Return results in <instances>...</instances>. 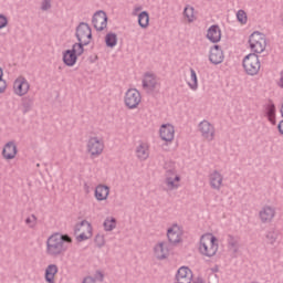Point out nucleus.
Instances as JSON below:
<instances>
[{
  "label": "nucleus",
  "instance_id": "49530a36",
  "mask_svg": "<svg viewBox=\"0 0 283 283\" xmlns=\"http://www.w3.org/2000/svg\"><path fill=\"white\" fill-rule=\"evenodd\" d=\"M206 1H213V0H206Z\"/></svg>",
  "mask_w": 283,
  "mask_h": 283
},
{
  "label": "nucleus",
  "instance_id": "72a5a7b5",
  "mask_svg": "<svg viewBox=\"0 0 283 283\" xmlns=\"http://www.w3.org/2000/svg\"><path fill=\"white\" fill-rule=\"evenodd\" d=\"M268 117L270 123H272V125H275V106L274 105H270L268 107Z\"/></svg>",
  "mask_w": 283,
  "mask_h": 283
},
{
  "label": "nucleus",
  "instance_id": "f8f14e48",
  "mask_svg": "<svg viewBox=\"0 0 283 283\" xmlns=\"http://www.w3.org/2000/svg\"><path fill=\"white\" fill-rule=\"evenodd\" d=\"M159 138L166 143V145H171L176 138V127H174V124H163L159 127Z\"/></svg>",
  "mask_w": 283,
  "mask_h": 283
},
{
  "label": "nucleus",
  "instance_id": "f257e3e1",
  "mask_svg": "<svg viewBox=\"0 0 283 283\" xmlns=\"http://www.w3.org/2000/svg\"><path fill=\"white\" fill-rule=\"evenodd\" d=\"M164 169L166 171L164 185L167 191H176V189H180L182 175L178 171V164L174 160H167L164 164Z\"/></svg>",
  "mask_w": 283,
  "mask_h": 283
},
{
  "label": "nucleus",
  "instance_id": "37998d69",
  "mask_svg": "<svg viewBox=\"0 0 283 283\" xmlns=\"http://www.w3.org/2000/svg\"><path fill=\"white\" fill-rule=\"evenodd\" d=\"M279 132L280 134H283V120L279 124Z\"/></svg>",
  "mask_w": 283,
  "mask_h": 283
},
{
  "label": "nucleus",
  "instance_id": "4be33fe9",
  "mask_svg": "<svg viewBox=\"0 0 283 283\" xmlns=\"http://www.w3.org/2000/svg\"><path fill=\"white\" fill-rule=\"evenodd\" d=\"M93 25L95 30L103 31L107 28V14L104 11H98L93 17Z\"/></svg>",
  "mask_w": 283,
  "mask_h": 283
},
{
  "label": "nucleus",
  "instance_id": "2f4dec72",
  "mask_svg": "<svg viewBox=\"0 0 283 283\" xmlns=\"http://www.w3.org/2000/svg\"><path fill=\"white\" fill-rule=\"evenodd\" d=\"M105 231H114L116 229V219L114 217H108L104 221Z\"/></svg>",
  "mask_w": 283,
  "mask_h": 283
},
{
  "label": "nucleus",
  "instance_id": "412c9836",
  "mask_svg": "<svg viewBox=\"0 0 283 283\" xmlns=\"http://www.w3.org/2000/svg\"><path fill=\"white\" fill-rule=\"evenodd\" d=\"M17 154H19V149L14 142H8L2 148V158L4 160H14V158H17Z\"/></svg>",
  "mask_w": 283,
  "mask_h": 283
},
{
  "label": "nucleus",
  "instance_id": "c03bdc74",
  "mask_svg": "<svg viewBox=\"0 0 283 283\" xmlns=\"http://www.w3.org/2000/svg\"><path fill=\"white\" fill-rule=\"evenodd\" d=\"M280 87H283V72L281 73V78L279 81Z\"/></svg>",
  "mask_w": 283,
  "mask_h": 283
},
{
  "label": "nucleus",
  "instance_id": "a211bd4d",
  "mask_svg": "<svg viewBox=\"0 0 283 283\" xmlns=\"http://www.w3.org/2000/svg\"><path fill=\"white\" fill-rule=\"evenodd\" d=\"M143 87L148 92H154V90H158L160 87V82L154 73H145L143 77Z\"/></svg>",
  "mask_w": 283,
  "mask_h": 283
},
{
  "label": "nucleus",
  "instance_id": "473e14b6",
  "mask_svg": "<svg viewBox=\"0 0 283 283\" xmlns=\"http://www.w3.org/2000/svg\"><path fill=\"white\" fill-rule=\"evenodd\" d=\"M237 21H239L241 25H247V21H249V18L247 17V11L239 10L237 12Z\"/></svg>",
  "mask_w": 283,
  "mask_h": 283
},
{
  "label": "nucleus",
  "instance_id": "ea45409f",
  "mask_svg": "<svg viewBox=\"0 0 283 283\" xmlns=\"http://www.w3.org/2000/svg\"><path fill=\"white\" fill-rule=\"evenodd\" d=\"M8 91V82L6 80H0V94H6Z\"/></svg>",
  "mask_w": 283,
  "mask_h": 283
},
{
  "label": "nucleus",
  "instance_id": "b1692460",
  "mask_svg": "<svg viewBox=\"0 0 283 283\" xmlns=\"http://www.w3.org/2000/svg\"><path fill=\"white\" fill-rule=\"evenodd\" d=\"M94 196L97 202H105L109 198V187L99 184L95 187Z\"/></svg>",
  "mask_w": 283,
  "mask_h": 283
},
{
  "label": "nucleus",
  "instance_id": "0eeeda50",
  "mask_svg": "<svg viewBox=\"0 0 283 283\" xmlns=\"http://www.w3.org/2000/svg\"><path fill=\"white\" fill-rule=\"evenodd\" d=\"M243 70L249 76H258L260 74V69L262 63L260 62V56L255 53H249L242 61Z\"/></svg>",
  "mask_w": 283,
  "mask_h": 283
},
{
  "label": "nucleus",
  "instance_id": "6e6552de",
  "mask_svg": "<svg viewBox=\"0 0 283 283\" xmlns=\"http://www.w3.org/2000/svg\"><path fill=\"white\" fill-rule=\"evenodd\" d=\"M83 52H85V50L81 44H73L72 49L62 53L64 65L67 67H74V65H76V61H78V56H81Z\"/></svg>",
  "mask_w": 283,
  "mask_h": 283
},
{
  "label": "nucleus",
  "instance_id": "423d86ee",
  "mask_svg": "<svg viewBox=\"0 0 283 283\" xmlns=\"http://www.w3.org/2000/svg\"><path fill=\"white\" fill-rule=\"evenodd\" d=\"M74 233L77 242H87V240L94 238V226L84 219L75 224Z\"/></svg>",
  "mask_w": 283,
  "mask_h": 283
},
{
  "label": "nucleus",
  "instance_id": "4468645a",
  "mask_svg": "<svg viewBox=\"0 0 283 283\" xmlns=\"http://www.w3.org/2000/svg\"><path fill=\"white\" fill-rule=\"evenodd\" d=\"M12 90L15 96H27L30 92V82L25 77L19 76L13 81Z\"/></svg>",
  "mask_w": 283,
  "mask_h": 283
},
{
  "label": "nucleus",
  "instance_id": "c9c22d12",
  "mask_svg": "<svg viewBox=\"0 0 283 283\" xmlns=\"http://www.w3.org/2000/svg\"><path fill=\"white\" fill-rule=\"evenodd\" d=\"M266 241L269 242V244H275V242H277V233L269 232L266 234Z\"/></svg>",
  "mask_w": 283,
  "mask_h": 283
},
{
  "label": "nucleus",
  "instance_id": "20e7f679",
  "mask_svg": "<svg viewBox=\"0 0 283 283\" xmlns=\"http://www.w3.org/2000/svg\"><path fill=\"white\" fill-rule=\"evenodd\" d=\"M85 149L87 156L92 160H94V158H99V156H103L105 151V140L101 136H90L86 139Z\"/></svg>",
  "mask_w": 283,
  "mask_h": 283
},
{
  "label": "nucleus",
  "instance_id": "f3484780",
  "mask_svg": "<svg viewBox=\"0 0 283 283\" xmlns=\"http://www.w3.org/2000/svg\"><path fill=\"white\" fill-rule=\"evenodd\" d=\"M153 258L155 260H167L169 258V245L165 241H160L153 248Z\"/></svg>",
  "mask_w": 283,
  "mask_h": 283
},
{
  "label": "nucleus",
  "instance_id": "39448f33",
  "mask_svg": "<svg viewBox=\"0 0 283 283\" xmlns=\"http://www.w3.org/2000/svg\"><path fill=\"white\" fill-rule=\"evenodd\" d=\"M268 45L266 35L262 32L254 31L248 38V48L252 54H263Z\"/></svg>",
  "mask_w": 283,
  "mask_h": 283
},
{
  "label": "nucleus",
  "instance_id": "aec40b11",
  "mask_svg": "<svg viewBox=\"0 0 283 283\" xmlns=\"http://www.w3.org/2000/svg\"><path fill=\"white\" fill-rule=\"evenodd\" d=\"M209 61L212 65H220L224 61V51L220 45H213L209 52Z\"/></svg>",
  "mask_w": 283,
  "mask_h": 283
},
{
  "label": "nucleus",
  "instance_id": "cd10ccee",
  "mask_svg": "<svg viewBox=\"0 0 283 283\" xmlns=\"http://www.w3.org/2000/svg\"><path fill=\"white\" fill-rule=\"evenodd\" d=\"M149 12L147 11H143L139 13V15H137V23L142 30H147V28H149Z\"/></svg>",
  "mask_w": 283,
  "mask_h": 283
},
{
  "label": "nucleus",
  "instance_id": "a19ab883",
  "mask_svg": "<svg viewBox=\"0 0 283 283\" xmlns=\"http://www.w3.org/2000/svg\"><path fill=\"white\" fill-rule=\"evenodd\" d=\"M52 8V2L50 0H43L41 3V10H50Z\"/></svg>",
  "mask_w": 283,
  "mask_h": 283
},
{
  "label": "nucleus",
  "instance_id": "c756f323",
  "mask_svg": "<svg viewBox=\"0 0 283 283\" xmlns=\"http://www.w3.org/2000/svg\"><path fill=\"white\" fill-rule=\"evenodd\" d=\"M24 224L27 229H36L39 227V217L34 213L24 217Z\"/></svg>",
  "mask_w": 283,
  "mask_h": 283
},
{
  "label": "nucleus",
  "instance_id": "5701e85b",
  "mask_svg": "<svg viewBox=\"0 0 283 283\" xmlns=\"http://www.w3.org/2000/svg\"><path fill=\"white\" fill-rule=\"evenodd\" d=\"M136 158L140 161H145L149 158V144L147 142H139L135 148Z\"/></svg>",
  "mask_w": 283,
  "mask_h": 283
},
{
  "label": "nucleus",
  "instance_id": "9d476101",
  "mask_svg": "<svg viewBox=\"0 0 283 283\" xmlns=\"http://www.w3.org/2000/svg\"><path fill=\"white\" fill-rule=\"evenodd\" d=\"M143 103V95L139 90L128 88L124 94V104L128 109H138Z\"/></svg>",
  "mask_w": 283,
  "mask_h": 283
},
{
  "label": "nucleus",
  "instance_id": "ddd939ff",
  "mask_svg": "<svg viewBox=\"0 0 283 283\" xmlns=\"http://www.w3.org/2000/svg\"><path fill=\"white\" fill-rule=\"evenodd\" d=\"M208 182L212 191H220L224 187V176L220 170H212L208 176Z\"/></svg>",
  "mask_w": 283,
  "mask_h": 283
},
{
  "label": "nucleus",
  "instance_id": "bb28decb",
  "mask_svg": "<svg viewBox=\"0 0 283 283\" xmlns=\"http://www.w3.org/2000/svg\"><path fill=\"white\" fill-rule=\"evenodd\" d=\"M198 19V14L196 13V9L192 6H186L184 9V21L186 23H193Z\"/></svg>",
  "mask_w": 283,
  "mask_h": 283
},
{
  "label": "nucleus",
  "instance_id": "2eb2a0df",
  "mask_svg": "<svg viewBox=\"0 0 283 283\" xmlns=\"http://www.w3.org/2000/svg\"><path fill=\"white\" fill-rule=\"evenodd\" d=\"M185 235V231L182 227L178 224H172L167 229V239L170 244H180L182 242V238Z\"/></svg>",
  "mask_w": 283,
  "mask_h": 283
},
{
  "label": "nucleus",
  "instance_id": "393cba45",
  "mask_svg": "<svg viewBox=\"0 0 283 283\" xmlns=\"http://www.w3.org/2000/svg\"><path fill=\"white\" fill-rule=\"evenodd\" d=\"M56 275H59V265L49 264L44 271V280L46 283H56Z\"/></svg>",
  "mask_w": 283,
  "mask_h": 283
},
{
  "label": "nucleus",
  "instance_id": "7ed1b4c3",
  "mask_svg": "<svg viewBox=\"0 0 283 283\" xmlns=\"http://www.w3.org/2000/svg\"><path fill=\"white\" fill-rule=\"evenodd\" d=\"M63 242H67L72 244V238L66 234H52L46 240V254L51 258H59V255H63L65 253V244Z\"/></svg>",
  "mask_w": 283,
  "mask_h": 283
},
{
  "label": "nucleus",
  "instance_id": "e433bc0d",
  "mask_svg": "<svg viewBox=\"0 0 283 283\" xmlns=\"http://www.w3.org/2000/svg\"><path fill=\"white\" fill-rule=\"evenodd\" d=\"M91 277H93V280H94L95 283H96V282H103V280H104V277H105V274H103L102 271H96V272L93 274V276H91Z\"/></svg>",
  "mask_w": 283,
  "mask_h": 283
},
{
  "label": "nucleus",
  "instance_id": "a18cd8bd",
  "mask_svg": "<svg viewBox=\"0 0 283 283\" xmlns=\"http://www.w3.org/2000/svg\"><path fill=\"white\" fill-rule=\"evenodd\" d=\"M2 80H3V70L0 69V81H2Z\"/></svg>",
  "mask_w": 283,
  "mask_h": 283
},
{
  "label": "nucleus",
  "instance_id": "f03ea898",
  "mask_svg": "<svg viewBox=\"0 0 283 283\" xmlns=\"http://www.w3.org/2000/svg\"><path fill=\"white\" fill-rule=\"evenodd\" d=\"M198 251L203 258H216L220 251V240L211 232L203 233L199 239Z\"/></svg>",
  "mask_w": 283,
  "mask_h": 283
},
{
  "label": "nucleus",
  "instance_id": "1a4fd4ad",
  "mask_svg": "<svg viewBox=\"0 0 283 283\" xmlns=\"http://www.w3.org/2000/svg\"><path fill=\"white\" fill-rule=\"evenodd\" d=\"M197 132L205 143H213V140H216V126L207 119H203L198 124Z\"/></svg>",
  "mask_w": 283,
  "mask_h": 283
},
{
  "label": "nucleus",
  "instance_id": "dca6fc26",
  "mask_svg": "<svg viewBox=\"0 0 283 283\" xmlns=\"http://www.w3.org/2000/svg\"><path fill=\"white\" fill-rule=\"evenodd\" d=\"M193 271L187 266H180L175 274V283H192Z\"/></svg>",
  "mask_w": 283,
  "mask_h": 283
},
{
  "label": "nucleus",
  "instance_id": "4c0bfd02",
  "mask_svg": "<svg viewBox=\"0 0 283 283\" xmlns=\"http://www.w3.org/2000/svg\"><path fill=\"white\" fill-rule=\"evenodd\" d=\"M143 12V6L136 4L133 7L132 15L133 17H139V14Z\"/></svg>",
  "mask_w": 283,
  "mask_h": 283
},
{
  "label": "nucleus",
  "instance_id": "c85d7f7f",
  "mask_svg": "<svg viewBox=\"0 0 283 283\" xmlns=\"http://www.w3.org/2000/svg\"><path fill=\"white\" fill-rule=\"evenodd\" d=\"M104 41L107 48H111V50H114V48L118 45V34L114 32H108L105 35Z\"/></svg>",
  "mask_w": 283,
  "mask_h": 283
},
{
  "label": "nucleus",
  "instance_id": "9b49d317",
  "mask_svg": "<svg viewBox=\"0 0 283 283\" xmlns=\"http://www.w3.org/2000/svg\"><path fill=\"white\" fill-rule=\"evenodd\" d=\"M76 39L78 43L75 45H90L92 43V29L86 23H81L76 29Z\"/></svg>",
  "mask_w": 283,
  "mask_h": 283
},
{
  "label": "nucleus",
  "instance_id": "6ab92c4d",
  "mask_svg": "<svg viewBox=\"0 0 283 283\" xmlns=\"http://www.w3.org/2000/svg\"><path fill=\"white\" fill-rule=\"evenodd\" d=\"M275 218V208L271 206H263L259 211V220L263 224H269L270 222H273V219Z\"/></svg>",
  "mask_w": 283,
  "mask_h": 283
},
{
  "label": "nucleus",
  "instance_id": "7c9ffc66",
  "mask_svg": "<svg viewBox=\"0 0 283 283\" xmlns=\"http://www.w3.org/2000/svg\"><path fill=\"white\" fill-rule=\"evenodd\" d=\"M187 85L192 90V92H196L198 90V75L196 74V71L193 69L190 70V75L187 78Z\"/></svg>",
  "mask_w": 283,
  "mask_h": 283
},
{
  "label": "nucleus",
  "instance_id": "f704fd0d",
  "mask_svg": "<svg viewBox=\"0 0 283 283\" xmlns=\"http://www.w3.org/2000/svg\"><path fill=\"white\" fill-rule=\"evenodd\" d=\"M94 244L97 245L99 249L105 247V235L96 234L94 239Z\"/></svg>",
  "mask_w": 283,
  "mask_h": 283
},
{
  "label": "nucleus",
  "instance_id": "79ce46f5",
  "mask_svg": "<svg viewBox=\"0 0 283 283\" xmlns=\"http://www.w3.org/2000/svg\"><path fill=\"white\" fill-rule=\"evenodd\" d=\"M192 283H207L205 282V280L200 279V277H197L192 281Z\"/></svg>",
  "mask_w": 283,
  "mask_h": 283
},
{
  "label": "nucleus",
  "instance_id": "58836bf2",
  "mask_svg": "<svg viewBox=\"0 0 283 283\" xmlns=\"http://www.w3.org/2000/svg\"><path fill=\"white\" fill-rule=\"evenodd\" d=\"M8 28V18L3 14H0V30Z\"/></svg>",
  "mask_w": 283,
  "mask_h": 283
},
{
  "label": "nucleus",
  "instance_id": "a878e982",
  "mask_svg": "<svg viewBox=\"0 0 283 283\" xmlns=\"http://www.w3.org/2000/svg\"><path fill=\"white\" fill-rule=\"evenodd\" d=\"M207 39L210 40L211 43H219L220 39H222L220 27L211 25L207 31Z\"/></svg>",
  "mask_w": 283,
  "mask_h": 283
}]
</instances>
